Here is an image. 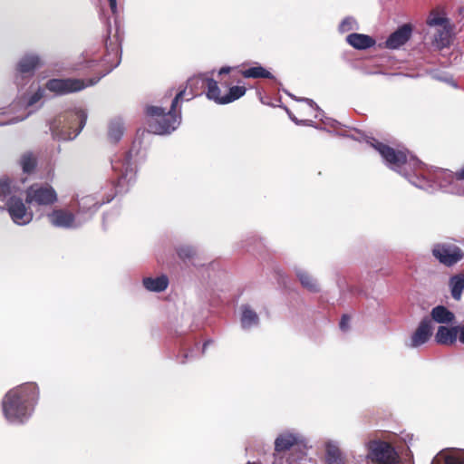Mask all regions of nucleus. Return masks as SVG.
<instances>
[{
    "mask_svg": "<svg viewBox=\"0 0 464 464\" xmlns=\"http://www.w3.org/2000/svg\"><path fill=\"white\" fill-rule=\"evenodd\" d=\"M169 285V279L166 276H160L156 278L145 277L143 285L146 289L152 292H162Z\"/></svg>",
    "mask_w": 464,
    "mask_h": 464,
    "instance_id": "obj_24",
    "label": "nucleus"
},
{
    "mask_svg": "<svg viewBox=\"0 0 464 464\" xmlns=\"http://www.w3.org/2000/svg\"><path fill=\"white\" fill-rule=\"evenodd\" d=\"M259 317L257 314L248 305L242 306L241 324L245 329L257 325Z\"/></svg>",
    "mask_w": 464,
    "mask_h": 464,
    "instance_id": "obj_26",
    "label": "nucleus"
},
{
    "mask_svg": "<svg viewBox=\"0 0 464 464\" xmlns=\"http://www.w3.org/2000/svg\"><path fill=\"white\" fill-rule=\"evenodd\" d=\"M15 186L13 179L8 176L0 177V199L5 200L12 197L11 194L14 191Z\"/></svg>",
    "mask_w": 464,
    "mask_h": 464,
    "instance_id": "obj_27",
    "label": "nucleus"
},
{
    "mask_svg": "<svg viewBox=\"0 0 464 464\" xmlns=\"http://www.w3.org/2000/svg\"><path fill=\"white\" fill-rule=\"evenodd\" d=\"M437 179L440 180V187H447L456 179L455 172L449 169H441L436 173Z\"/></svg>",
    "mask_w": 464,
    "mask_h": 464,
    "instance_id": "obj_32",
    "label": "nucleus"
},
{
    "mask_svg": "<svg viewBox=\"0 0 464 464\" xmlns=\"http://www.w3.org/2000/svg\"><path fill=\"white\" fill-rule=\"evenodd\" d=\"M431 464H464V451L440 453L435 457Z\"/></svg>",
    "mask_w": 464,
    "mask_h": 464,
    "instance_id": "obj_23",
    "label": "nucleus"
},
{
    "mask_svg": "<svg viewBox=\"0 0 464 464\" xmlns=\"http://www.w3.org/2000/svg\"><path fill=\"white\" fill-rule=\"evenodd\" d=\"M109 1V5H110V8L111 10L112 13H116L117 11V0H108Z\"/></svg>",
    "mask_w": 464,
    "mask_h": 464,
    "instance_id": "obj_39",
    "label": "nucleus"
},
{
    "mask_svg": "<svg viewBox=\"0 0 464 464\" xmlns=\"http://www.w3.org/2000/svg\"><path fill=\"white\" fill-rule=\"evenodd\" d=\"M6 207L12 220L17 225H25L33 218V213L28 211L20 198L10 197L6 202Z\"/></svg>",
    "mask_w": 464,
    "mask_h": 464,
    "instance_id": "obj_11",
    "label": "nucleus"
},
{
    "mask_svg": "<svg viewBox=\"0 0 464 464\" xmlns=\"http://www.w3.org/2000/svg\"><path fill=\"white\" fill-rule=\"evenodd\" d=\"M438 29L434 41L438 48L442 49L448 47L450 44L451 34H452V26L450 23L446 24L444 25L440 26Z\"/></svg>",
    "mask_w": 464,
    "mask_h": 464,
    "instance_id": "obj_22",
    "label": "nucleus"
},
{
    "mask_svg": "<svg viewBox=\"0 0 464 464\" xmlns=\"http://www.w3.org/2000/svg\"><path fill=\"white\" fill-rule=\"evenodd\" d=\"M367 458L377 464H396L399 460V455L394 447L383 440L369 442Z\"/></svg>",
    "mask_w": 464,
    "mask_h": 464,
    "instance_id": "obj_8",
    "label": "nucleus"
},
{
    "mask_svg": "<svg viewBox=\"0 0 464 464\" xmlns=\"http://www.w3.org/2000/svg\"><path fill=\"white\" fill-rule=\"evenodd\" d=\"M108 40H109V39H107V40L105 41V45H106V47H107V48H108Z\"/></svg>",
    "mask_w": 464,
    "mask_h": 464,
    "instance_id": "obj_44",
    "label": "nucleus"
},
{
    "mask_svg": "<svg viewBox=\"0 0 464 464\" xmlns=\"http://www.w3.org/2000/svg\"><path fill=\"white\" fill-rule=\"evenodd\" d=\"M456 180H464V165L455 172Z\"/></svg>",
    "mask_w": 464,
    "mask_h": 464,
    "instance_id": "obj_37",
    "label": "nucleus"
},
{
    "mask_svg": "<svg viewBox=\"0 0 464 464\" xmlns=\"http://www.w3.org/2000/svg\"><path fill=\"white\" fill-rule=\"evenodd\" d=\"M326 460H327L328 464H343L344 463L340 449L332 444L327 445Z\"/></svg>",
    "mask_w": 464,
    "mask_h": 464,
    "instance_id": "obj_29",
    "label": "nucleus"
},
{
    "mask_svg": "<svg viewBox=\"0 0 464 464\" xmlns=\"http://www.w3.org/2000/svg\"><path fill=\"white\" fill-rule=\"evenodd\" d=\"M372 145L381 154L386 163L394 170H398L407 164H413L414 166L420 164V162L412 156L409 157V151L407 150H395L378 140H374Z\"/></svg>",
    "mask_w": 464,
    "mask_h": 464,
    "instance_id": "obj_5",
    "label": "nucleus"
},
{
    "mask_svg": "<svg viewBox=\"0 0 464 464\" xmlns=\"http://www.w3.org/2000/svg\"><path fill=\"white\" fill-rule=\"evenodd\" d=\"M188 357V354L187 353H183L182 355H180L179 357V362L182 364L185 363L187 362Z\"/></svg>",
    "mask_w": 464,
    "mask_h": 464,
    "instance_id": "obj_40",
    "label": "nucleus"
},
{
    "mask_svg": "<svg viewBox=\"0 0 464 464\" xmlns=\"http://www.w3.org/2000/svg\"><path fill=\"white\" fill-rule=\"evenodd\" d=\"M39 398L35 382H26L8 391L2 400L5 418L12 423L22 424L30 417Z\"/></svg>",
    "mask_w": 464,
    "mask_h": 464,
    "instance_id": "obj_1",
    "label": "nucleus"
},
{
    "mask_svg": "<svg viewBox=\"0 0 464 464\" xmlns=\"http://www.w3.org/2000/svg\"><path fill=\"white\" fill-rule=\"evenodd\" d=\"M208 343V342L204 343V344H203V352L205 351V349H206V347H207Z\"/></svg>",
    "mask_w": 464,
    "mask_h": 464,
    "instance_id": "obj_42",
    "label": "nucleus"
},
{
    "mask_svg": "<svg viewBox=\"0 0 464 464\" xmlns=\"http://www.w3.org/2000/svg\"><path fill=\"white\" fill-rule=\"evenodd\" d=\"M449 285L452 298L456 301H459L464 290V274L460 273L452 276L450 278Z\"/></svg>",
    "mask_w": 464,
    "mask_h": 464,
    "instance_id": "obj_25",
    "label": "nucleus"
},
{
    "mask_svg": "<svg viewBox=\"0 0 464 464\" xmlns=\"http://www.w3.org/2000/svg\"><path fill=\"white\" fill-rule=\"evenodd\" d=\"M188 86L191 89V93L189 97L186 98L187 101L198 95V92H194L193 88L200 86L201 88H207V97L218 104L233 102L244 96L246 92L245 86L229 87L227 82H220L219 85L217 81L203 77L190 78L188 81Z\"/></svg>",
    "mask_w": 464,
    "mask_h": 464,
    "instance_id": "obj_3",
    "label": "nucleus"
},
{
    "mask_svg": "<svg viewBox=\"0 0 464 464\" xmlns=\"http://www.w3.org/2000/svg\"><path fill=\"white\" fill-rule=\"evenodd\" d=\"M291 450H300L299 438L292 433H282L275 440L276 454H283Z\"/></svg>",
    "mask_w": 464,
    "mask_h": 464,
    "instance_id": "obj_14",
    "label": "nucleus"
},
{
    "mask_svg": "<svg viewBox=\"0 0 464 464\" xmlns=\"http://www.w3.org/2000/svg\"><path fill=\"white\" fill-rule=\"evenodd\" d=\"M40 97H41V95H39L38 93H35V94L32 97V99H31V101H30V103H31V104H33V103L36 102L40 99Z\"/></svg>",
    "mask_w": 464,
    "mask_h": 464,
    "instance_id": "obj_41",
    "label": "nucleus"
},
{
    "mask_svg": "<svg viewBox=\"0 0 464 464\" xmlns=\"http://www.w3.org/2000/svg\"><path fill=\"white\" fill-rule=\"evenodd\" d=\"M238 73L244 78L274 79L273 74L258 63L249 68H242L238 70Z\"/></svg>",
    "mask_w": 464,
    "mask_h": 464,
    "instance_id": "obj_18",
    "label": "nucleus"
},
{
    "mask_svg": "<svg viewBox=\"0 0 464 464\" xmlns=\"http://www.w3.org/2000/svg\"><path fill=\"white\" fill-rule=\"evenodd\" d=\"M236 68H232V67H228V66H224L222 67L219 72H218V74L219 75H222V74H227V73H229L230 72H232L233 70H235Z\"/></svg>",
    "mask_w": 464,
    "mask_h": 464,
    "instance_id": "obj_38",
    "label": "nucleus"
},
{
    "mask_svg": "<svg viewBox=\"0 0 464 464\" xmlns=\"http://www.w3.org/2000/svg\"><path fill=\"white\" fill-rule=\"evenodd\" d=\"M458 331H459V334H458L459 341L464 344V324L459 325Z\"/></svg>",
    "mask_w": 464,
    "mask_h": 464,
    "instance_id": "obj_36",
    "label": "nucleus"
},
{
    "mask_svg": "<svg viewBox=\"0 0 464 464\" xmlns=\"http://www.w3.org/2000/svg\"><path fill=\"white\" fill-rule=\"evenodd\" d=\"M87 113L84 110L66 111L53 118L50 130L54 140H70L78 136L86 124Z\"/></svg>",
    "mask_w": 464,
    "mask_h": 464,
    "instance_id": "obj_4",
    "label": "nucleus"
},
{
    "mask_svg": "<svg viewBox=\"0 0 464 464\" xmlns=\"http://www.w3.org/2000/svg\"><path fill=\"white\" fill-rule=\"evenodd\" d=\"M25 201L28 204L49 206L57 201V194L54 188L48 184H33L26 189Z\"/></svg>",
    "mask_w": 464,
    "mask_h": 464,
    "instance_id": "obj_10",
    "label": "nucleus"
},
{
    "mask_svg": "<svg viewBox=\"0 0 464 464\" xmlns=\"http://www.w3.org/2000/svg\"><path fill=\"white\" fill-rule=\"evenodd\" d=\"M353 21L351 18H345L342 21L339 29L341 32L344 33L353 29Z\"/></svg>",
    "mask_w": 464,
    "mask_h": 464,
    "instance_id": "obj_34",
    "label": "nucleus"
},
{
    "mask_svg": "<svg viewBox=\"0 0 464 464\" xmlns=\"http://www.w3.org/2000/svg\"><path fill=\"white\" fill-rule=\"evenodd\" d=\"M41 64L40 58L36 55H24L17 63L16 70L22 74H32Z\"/></svg>",
    "mask_w": 464,
    "mask_h": 464,
    "instance_id": "obj_20",
    "label": "nucleus"
},
{
    "mask_svg": "<svg viewBox=\"0 0 464 464\" xmlns=\"http://www.w3.org/2000/svg\"><path fill=\"white\" fill-rule=\"evenodd\" d=\"M431 321L439 324H451L455 320V314L443 305H437L430 312Z\"/></svg>",
    "mask_w": 464,
    "mask_h": 464,
    "instance_id": "obj_21",
    "label": "nucleus"
},
{
    "mask_svg": "<svg viewBox=\"0 0 464 464\" xmlns=\"http://www.w3.org/2000/svg\"><path fill=\"white\" fill-rule=\"evenodd\" d=\"M297 276L299 278V281L301 285L306 288L310 292H318L319 287L316 284V281L307 273L305 272H299L297 273Z\"/></svg>",
    "mask_w": 464,
    "mask_h": 464,
    "instance_id": "obj_30",
    "label": "nucleus"
},
{
    "mask_svg": "<svg viewBox=\"0 0 464 464\" xmlns=\"http://www.w3.org/2000/svg\"><path fill=\"white\" fill-rule=\"evenodd\" d=\"M98 79H82L65 78V79H50L45 83V88L57 94L65 95L76 92H80L88 86L94 85Z\"/></svg>",
    "mask_w": 464,
    "mask_h": 464,
    "instance_id": "obj_7",
    "label": "nucleus"
},
{
    "mask_svg": "<svg viewBox=\"0 0 464 464\" xmlns=\"http://www.w3.org/2000/svg\"><path fill=\"white\" fill-rule=\"evenodd\" d=\"M303 455H304V451H300V456H298L296 459H300V458H302V457H303Z\"/></svg>",
    "mask_w": 464,
    "mask_h": 464,
    "instance_id": "obj_43",
    "label": "nucleus"
},
{
    "mask_svg": "<svg viewBox=\"0 0 464 464\" xmlns=\"http://www.w3.org/2000/svg\"><path fill=\"white\" fill-rule=\"evenodd\" d=\"M346 42L358 50L368 49L375 44V40L372 37L357 33L347 35Z\"/></svg>",
    "mask_w": 464,
    "mask_h": 464,
    "instance_id": "obj_17",
    "label": "nucleus"
},
{
    "mask_svg": "<svg viewBox=\"0 0 464 464\" xmlns=\"http://www.w3.org/2000/svg\"><path fill=\"white\" fill-rule=\"evenodd\" d=\"M18 163L24 174L32 175L37 169L38 160L34 152L26 151L21 155Z\"/></svg>",
    "mask_w": 464,
    "mask_h": 464,
    "instance_id": "obj_19",
    "label": "nucleus"
},
{
    "mask_svg": "<svg viewBox=\"0 0 464 464\" xmlns=\"http://www.w3.org/2000/svg\"><path fill=\"white\" fill-rule=\"evenodd\" d=\"M432 255L446 266H452L464 257L462 249L452 242L435 244L432 247Z\"/></svg>",
    "mask_w": 464,
    "mask_h": 464,
    "instance_id": "obj_9",
    "label": "nucleus"
},
{
    "mask_svg": "<svg viewBox=\"0 0 464 464\" xmlns=\"http://www.w3.org/2000/svg\"><path fill=\"white\" fill-rule=\"evenodd\" d=\"M247 464H256V463H250V462H248Z\"/></svg>",
    "mask_w": 464,
    "mask_h": 464,
    "instance_id": "obj_45",
    "label": "nucleus"
},
{
    "mask_svg": "<svg viewBox=\"0 0 464 464\" xmlns=\"http://www.w3.org/2000/svg\"><path fill=\"white\" fill-rule=\"evenodd\" d=\"M350 316L348 314H343L340 321V328L343 331H346L349 328Z\"/></svg>",
    "mask_w": 464,
    "mask_h": 464,
    "instance_id": "obj_35",
    "label": "nucleus"
},
{
    "mask_svg": "<svg viewBox=\"0 0 464 464\" xmlns=\"http://www.w3.org/2000/svg\"><path fill=\"white\" fill-rule=\"evenodd\" d=\"M186 90L179 91L171 102L170 109L159 106H149L146 110L148 116V130L155 134L170 133L178 128L181 121L180 109L177 110L179 102L186 99Z\"/></svg>",
    "mask_w": 464,
    "mask_h": 464,
    "instance_id": "obj_2",
    "label": "nucleus"
},
{
    "mask_svg": "<svg viewBox=\"0 0 464 464\" xmlns=\"http://www.w3.org/2000/svg\"><path fill=\"white\" fill-rule=\"evenodd\" d=\"M432 334L431 319L430 317H424L411 339V346L418 347L428 342Z\"/></svg>",
    "mask_w": 464,
    "mask_h": 464,
    "instance_id": "obj_13",
    "label": "nucleus"
},
{
    "mask_svg": "<svg viewBox=\"0 0 464 464\" xmlns=\"http://www.w3.org/2000/svg\"><path fill=\"white\" fill-rule=\"evenodd\" d=\"M178 256L183 261L191 260L196 256V251L191 246H180L178 249Z\"/></svg>",
    "mask_w": 464,
    "mask_h": 464,
    "instance_id": "obj_33",
    "label": "nucleus"
},
{
    "mask_svg": "<svg viewBox=\"0 0 464 464\" xmlns=\"http://www.w3.org/2000/svg\"><path fill=\"white\" fill-rule=\"evenodd\" d=\"M49 218L52 224L56 227H71L74 222V215L63 209L53 210Z\"/></svg>",
    "mask_w": 464,
    "mask_h": 464,
    "instance_id": "obj_16",
    "label": "nucleus"
},
{
    "mask_svg": "<svg viewBox=\"0 0 464 464\" xmlns=\"http://www.w3.org/2000/svg\"><path fill=\"white\" fill-rule=\"evenodd\" d=\"M459 325L453 327L439 326L438 331L435 334V341L439 344L451 345L457 341L459 334Z\"/></svg>",
    "mask_w": 464,
    "mask_h": 464,
    "instance_id": "obj_15",
    "label": "nucleus"
},
{
    "mask_svg": "<svg viewBox=\"0 0 464 464\" xmlns=\"http://www.w3.org/2000/svg\"><path fill=\"white\" fill-rule=\"evenodd\" d=\"M411 34L412 25L404 24L390 34L385 42V46L389 49H398L410 40Z\"/></svg>",
    "mask_w": 464,
    "mask_h": 464,
    "instance_id": "obj_12",
    "label": "nucleus"
},
{
    "mask_svg": "<svg viewBox=\"0 0 464 464\" xmlns=\"http://www.w3.org/2000/svg\"><path fill=\"white\" fill-rule=\"evenodd\" d=\"M111 166L117 176L113 186L118 192H122V188L129 185L136 177V168L132 163L131 151H128L121 159L113 160Z\"/></svg>",
    "mask_w": 464,
    "mask_h": 464,
    "instance_id": "obj_6",
    "label": "nucleus"
},
{
    "mask_svg": "<svg viewBox=\"0 0 464 464\" xmlns=\"http://www.w3.org/2000/svg\"><path fill=\"white\" fill-rule=\"evenodd\" d=\"M449 23L450 20L445 17L444 12L439 8L432 10L427 19V24L430 26H441Z\"/></svg>",
    "mask_w": 464,
    "mask_h": 464,
    "instance_id": "obj_28",
    "label": "nucleus"
},
{
    "mask_svg": "<svg viewBox=\"0 0 464 464\" xmlns=\"http://www.w3.org/2000/svg\"><path fill=\"white\" fill-rule=\"evenodd\" d=\"M124 128L122 123L119 121H113L109 126L108 137L113 143H117L122 137Z\"/></svg>",
    "mask_w": 464,
    "mask_h": 464,
    "instance_id": "obj_31",
    "label": "nucleus"
}]
</instances>
